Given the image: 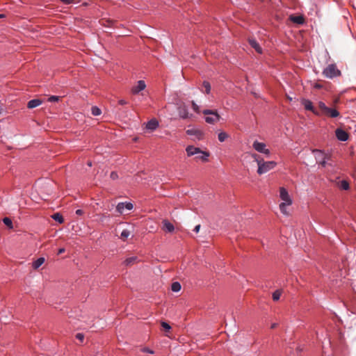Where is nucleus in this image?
I'll return each instance as SVG.
<instances>
[{
    "label": "nucleus",
    "instance_id": "nucleus-1",
    "mask_svg": "<svg viewBox=\"0 0 356 356\" xmlns=\"http://www.w3.org/2000/svg\"><path fill=\"white\" fill-rule=\"evenodd\" d=\"M252 156L254 159V161L258 165L257 173L259 175L268 172L269 170L273 169L276 165V163L275 161H264V159L257 154H253Z\"/></svg>",
    "mask_w": 356,
    "mask_h": 356
},
{
    "label": "nucleus",
    "instance_id": "nucleus-2",
    "mask_svg": "<svg viewBox=\"0 0 356 356\" xmlns=\"http://www.w3.org/2000/svg\"><path fill=\"white\" fill-rule=\"evenodd\" d=\"M323 75L329 79H332L341 75V72L334 64H330L323 72Z\"/></svg>",
    "mask_w": 356,
    "mask_h": 356
},
{
    "label": "nucleus",
    "instance_id": "nucleus-3",
    "mask_svg": "<svg viewBox=\"0 0 356 356\" xmlns=\"http://www.w3.org/2000/svg\"><path fill=\"white\" fill-rule=\"evenodd\" d=\"M202 113L206 115H211L205 118V121L209 124H215L220 119V116L218 115L216 110L205 109L202 111Z\"/></svg>",
    "mask_w": 356,
    "mask_h": 356
},
{
    "label": "nucleus",
    "instance_id": "nucleus-4",
    "mask_svg": "<svg viewBox=\"0 0 356 356\" xmlns=\"http://www.w3.org/2000/svg\"><path fill=\"white\" fill-rule=\"evenodd\" d=\"M253 148L259 153H263L267 156L270 154V150L266 148V145L264 143L255 140L252 144Z\"/></svg>",
    "mask_w": 356,
    "mask_h": 356
},
{
    "label": "nucleus",
    "instance_id": "nucleus-5",
    "mask_svg": "<svg viewBox=\"0 0 356 356\" xmlns=\"http://www.w3.org/2000/svg\"><path fill=\"white\" fill-rule=\"evenodd\" d=\"M177 111H178L179 116L181 119H187V118H191L193 116L192 114H190L188 113V108L186 106V104H184V103L181 104L177 107Z\"/></svg>",
    "mask_w": 356,
    "mask_h": 356
},
{
    "label": "nucleus",
    "instance_id": "nucleus-6",
    "mask_svg": "<svg viewBox=\"0 0 356 356\" xmlns=\"http://www.w3.org/2000/svg\"><path fill=\"white\" fill-rule=\"evenodd\" d=\"M280 198L284 201L283 203H286L288 205H291L292 204V200H291L287 191L284 188H280Z\"/></svg>",
    "mask_w": 356,
    "mask_h": 356
},
{
    "label": "nucleus",
    "instance_id": "nucleus-7",
    "mask_svg": "<svg viewBox=\"0 0 356 356\" xmlns=\"http://www.w3.org/2000/svg\"><path fill=\"white\" fill-rule=\"evenodd\" d=\"M336 137L340 141H346L348 139V134L341 129H337L335 131Z\"/></svg>",
    "mask_w": 356,
    "mask_h": 356
},
{
    "label": "nucleus",
    "instance_id": "nucleus-8",
    "mask_svg": "<svg viewBox=\"0 0 356 356\" xmlns=\"http://www.w3.org/2000/svg\"><path fill=\"white\" fill-rule=\"evenodd\" d=\"M146 87V84L144 81H138L136 86H134L131 89L133 94H137L139 92L143 90Z\"/></svg>",
    "mask_w": 356,
    "mask_h": 356
},
{
    "label": "nucleus",
    "instance_id": "nucleus-9",
    "mask_svg": "<svg viewBox=\"0 0 356 356\" xmlns=\"http://www.w3.org/2000/svg\"><path fill=\"white\" fill-rule=\"evenodd\" d=\"M188 156H191L193 155L199 154L200 153H202V151L198 148L195 147L193 145H189L186 149Z\"/></svg>",
    "mask_w": 356,
    "mask_h": 356
},
{
    "label": "nucleus",
    "instance_id": "nucleus-10",
    "mask_svg": "<svg viewBox=\"0 0 356 356\" xmlns=\"http://www.w3.org/2000/svg\"><path fill=\"white\" fill-rule=\"evenodd\" d=\"M302 104L306 110L313 112L315 115H319V113L314 109L312 102L309 99H302Z\"/></svg>",
    "mask_w": 356,
    "mask_h": 356
},
{
    "label": "nucleus",
    "instance_id": "nucleus-11",
    "mask_svg": "<svg viewBox=\"0 0 356 356\" xmlns=\"http://www.w3.org/2000/svg\"><path fill=\"white\" fill-rule=\"evenodd\" d=\"M186 134L189 136H195L198 140L202 139L203 136L202 131L197 129H188L186 130Z\"/></svg>",
    "mask_w": 356,
    "mask_h": 356
},
{
    "label": "nucleus",
    "instance_id": "nucleus-12",
    "mask_svg": "<svg viewBox=\"0 0 356 356\" xmlns=\"http://www.w3.org/2000/svg\"><path fill=\"white\" fill-rule=\"evenodd\" d=\"M248 42H249L250 45L252 48H254L257 53H259V54L262 53V49L260 47V45L259 44V43L256 41V40H254L253 38H250L248 40Z\"/></svg>",
    "mask_w": 356,
    "mask_h": 356
},
{
    "label": "nucleus",
    "instance_id": "nucleus-13",
    "mask_svg": "<svg viewBox=\"0 0 356 356\" xmlns=\"http://www.w3.org/2000/svg\"><path fill=\"white\" fill-rule=\"evenodd\" d=\"M159 126V122L156 119H152L149 120L146 125L147 129L154 131Z\"/></svg>",
    "mask_w": 356,
    "mask_h": 356
},
{
    "label": "nucleus",
    "instance_id": "nucleus-14",
    "mask_svg": "<svg viewBox=\"0 0 356 356\" xmlns=\"http://www.w3.org/2000/svg\"><path fill=\"white\" fill-rule=\"evenodd\" d=\"M290 20L297 24H302L305 22V19L302 16H295V15H290L289 17Z\"/></svg>",
    "mask_w": 356,
    "mask_h": 356
},
{
    "label": "nucleus",
    "instance_id": "nucleus-15",
    "mask_svg": "<svg viewBox=\"0 0 356 356\" xmlns=\"http://www.w3.org/2000/svg\"><path fill=\"white\" fill-rule=\"evenodd\" d=\"M42 104V101L38 99H35L30 100L27 104V107L29 108H34Z\"/></svg>",
    "mask_w": 356,
    "mask_h": 356
},
{
    "label": "nucleus",
    "instance_id": "nucleus-16",
    "mask_svg": "<svg viewBox=\"0 0 356 356\" xmlns=\"http://www.w3.org/2000/svg\"><path fill=\"white\" fill-rule=\"evenodd\" d=\"M163 229L168 232H172L175 229L174 225L170 223L169 221L164 220L163 221Z\"/></svg>",
    "mask_w": 356,
    "mask_h": 356
},
{
    "label": "nucleus",
    "instance_id": "nucleus-17",
    "mask_svg": "<svg viewBox=\"0 0 356 356\" xmlns=\"http://www.w3.org/2000/svg\"><path fill=\"white\" fill-rule=\"evenodd\" d=\"M313 152L315 154V158L318 163V161H321L323 157H325L327 155H325L324 153L318 149H314Z\"/></svg>",
    "mask_w": 356,
    "mask_h": 356
},
{
    "label": "nucleus",
    "instance_id": "nucleus-18",
    "mask_svg": "<svg viewBox=\"0 0 356 356\" xmlns=\"http://www.w3.org/2000/svg\"><path fill=\"white\" fill-rule=\"evenodd\" d=\"M209 156V152H203L202 151V153H200L196 157H195V159H199V160H201L202 161H208V157Z\"/></svg>",
    "mask_w": 356,
    "mask_h": 356
},
{
    "label": "nucleus",
    "instance_id": "nucleus-19",
    "mask_svg": "<svg viewBox=\"0 0 356 356\" xmlns=\"http://www.w3.org/2000/svg\"><path fill=\"white\" fill-rule=\"evenodd\" d=\"M325 114L328 115L331 118H337L339 116V112L336 109L328 108V110L325 112Z\"/></svg>",
    "mask_w": 356,
    "mask_h": 356
},
{
    "label": "nucleus",
    "instance_id": "nucleus-20",
    "mask_svg": "<svg viewBox=\"0 0 356 356\" xmlns=\"http://www.w3.org/2000/svg\"><path fill=\"white\" fill-rule=\"evenodd\" d=\"M44 257H40L37 260H35L33 263V268L34 269H38L40 266H41L44 263Z\"/></svg>",
    "mask_w": 356,
    "mask_h": 356
},
{
    "label": "nucleus",
    "instance_id": "nucleus-21",
    "mask_svg": "<svg viewBox=\"0 0 356 356\" xmlns=\"http://www.w3.org/2000/svg\"><path fill=\"white\" fill-rule=\"evenodd\" d=\"M181 284L178 282H173L171 286V289L174 292H178L181 290Z\"/></svg>",
    "mask_w": 356,
    "mask_h": 356
},
{
    "label": "nucleus",
    "instance_id": "nucleus-22",
    "mask_svg": "<svg viewBox=\"0 0 356 356\" xmlns=\"http://www.w3.org/2000/svg\"><path fill=\"white\" fill-rule=\"evenodd\" d=\"M137 260V257H129L127 258L125 261H124V264L126 266H131L133 264H134L136 262V261Z\"/></svg>",
    "mask_w": 356,
    "mask_h": 356
},
{
    "label": "nucleus",
    "instance_id": "nucleus-23",
    "mask_svg": "<svg viewBox=\"0 0 356 356\" xmlns=\"http://www.w3.org/2000/svg\"><path fill=\"white\" fill-rule=\"evenodd\" d=\"M52 218L56 221L58 222L59 223H63L64 221L63 216L58 213H54L52 216Z\"/></svg>",
    "mask_w": 356,
    "mask_h": 356
},
{
    "label": "nucleus",
    "instance_id": "nucleus-24",
    "mask_svg": "<svg viewBox=\"0 0 356 356\" xmlns=\"http://www.w3.org/2000/svg\"><path fill=\"white\" fill-rule=\"evenodd\" d=\"M289 205H288L286 203H281L280 204V209L281 211V212L284 214V215H289V212L286 211V207H289Z\"/></svg>",
    "mask_w": 356,
    "mask_h": 356
},
{
    "label": "nucleus",
    "instance_id": "nucleus-25",
    "mask_svg": "<svg viewBox=\"0 0 356 356\" xmlns=\"http://www.w3.org/2000/svg\"><path fill=\"white\" fill-rule=\"evenodd\" d=\"M229 137V135L225 132H220L218 134V140L220 142H224L227 138Z\"/></svg>",
    "mask_w": 356,
    "mask_h": 356
},
{
    "label": "nucleus",
    "instance_id": "nucleus-26",
    "mask_svg": "<svg viewBox=\"0 0 356 356\" xmlns=\"http://www.w3.org/2000/svg\"><path fill=\"white\" fill-rule=\"evenodd\" d=\"M282 295V290H276L273 293V300L274 301H277L280 296Z\"/></svg>",
    "mask_w": 356,
    "mask_h": 356
},
{
    "label": "nucleus",
    "instance_id": "nucleus-27",
    "mask_svg": "<svg viewBox=\"0 0 356 356\" xmlns=\"http://www.w3.org/2000/svg\"><path fill=\"white\" fill-rule=\"evenodd\" d=\"M125 209L124 202H120L116 207V210L118 213H122Z\"/></svg>",
    "mask_w": 356,
    "mask_h": 356
},
{
    "label": "nucleus",
    "instance_id": "nucleus-28",
    "mask_svg": "<svg viewBox=\"0 0 356 356\" xmlns=\"http://www.w3.org/2000/svg\"><path fill=\"white\" fill-rule=\"evenodd\" d=\"M92 114L95 116L99 115L102 113L101 110L97 106H92L91 108Z\"/></svg>",
    "mask_w": 356,
    "mask_h": 356
},
{
    "label": "nucleus",
    "instance_id": "nucleus-29",
    "mask_svg": "<svg viewBox=\"0 0 356 356\" xmlns=\"http://www.w3.org/2000/svg\"><path fill=\"white\" fill-rule=\"evenodd\" d=\"M161 325L165 332H168L171 330V326L166 322L162 321Z\"/></svg>",
    "mask_w": 356,
    "mask_h": 356
},
{
    "label": "nucleus",
    "instance_id": "nucleus-30",
    "mask_svg": "<svg viewBox=\"0 0 356 356\" xmlns=\"http://www.w3.org/2000/svg\"><path fill=\"white\" fill-rule=\"evenodd\" d=\"M202 86H203V87L204 88V89H205V91H204V92H205L207 94H209V93L210 92V91H211V85H210V83H209L208 81H204L203 82V83H202Z\"/></svg>",
    "mask_w": 356,
    "mask_h": 356
},
{
    "label": "nucleus",
    "instance_id": "nucleus-31",
    "mask_svg": "<svg viewBox=\"0 0 356 356\" xmlns=\"http://www.w3.org/2000/svg\"><path fill=\"white\" fill-rule=\"evenodd\" d=\"M129 235H130V232L127 229H124L121 233L120 237L122 239L125 240L126 238H127L129 237Z\"/></svg>",
    "mask_w": 356,
    "mask_h": 356
},
{
    "label": "nucleus",
    "instance_id": "nucleus-32",
    "mask_svg": "<svg viewBox=\"0 0 356 356\" xmlns=\"http://www.w3.org/2000/svg\"><path fill=\"white\" fill-rule=\"evenodd\" d=\"M3 222L6 226L9 227L10 228L13 227L12 220L9 218H4L3 219Z\"/></svg>",
    "mask_w": 356,
    "mask_h": 356
},
{
    "label": "nucleus",
    "instance_id": "nucleus-33",
    "mask_svg": "<svg viewBox=\"0 0 356 356\" xmlns=\"http://www.w3.org/2000/svg\"><path fill=\"white\" fill-rule=\"evenodd\" d=\"M318 107L321 110H322L325 113L328 110V108L323 102H319Z\"/></svg>",
    "mask_w": 356,
    "mask_h": 356
},
{
    "label": "nucleus",
    "instance_id": "nucleus-34",
    "mask_svg": "<svg viewBox=\"0 0 356 356\" xmlns=\"http://www.w3.org/2000/svg\"><path fill=\"white\" fill-rule=\"evenodd\" d=\"M191 105H192V108L195 112H196L197 113H199L200 112L199 106L194 101L191 102Z\"/></svg>",
    "mask_w": 356,
    "mask_h": 356
},
{
    "label": "nucleus",
    "instance_id": "nucleus-35",
    "mask_svg": "<svg viewBox=\"0 0 356 356\" xmlns=\"http://www.w3.org/2000/svg\"><path fill=\"white\" fill-rule=\"evenodd\" d=\"M326 159H330V156L327 155L325 157H323L321 161H318V163L321 164L323 167H325L327 164Z\"/></svg>",
    "mask_w": 356,
    "mask_h": 356
},
{
    "label": "nucleus",
    "instance_id": "nucleus-36",
    "mask_svg": "<svg viewBox=\"0 0 356 356\" xmlns=\"http://www.w3.org/2000/svg\"><path fill=\"white\" fill-rule=\"evenodd\" d=\"M341 188L343 190H348L349 188V184L346 181L341 182Z\"/></svg>",
    "mask_w": 356,
    "mask_h": 356
},
{
    "label": "nucleus",
    "instance_id": "nucleus-37",
    "mask_svg": "<svg viewBox=\"0 0 356 356\" xmlns=\"http://www.w3.org/2000/svg\"><path fill=\"white\" fill-rule=\"evenodd\" d=\"M60 99L59 96H51L48 98V101L50 102H58Z\"/></svg>",
    "mask_w": 356,
    "mask_h": 356
},
{
    "label": "nucleus",
    "instance_id": "nucleus-38",
    "mask_svg": "<svg viewBox=\"0 0 356 356\" xmlns=\"http://www.w3.org/2000/svg\"><path fill=\"white\" fill-rule=\"evenodd\" d=\"M125 209L130 211L133 209L134 206L131 202H124Z\"/></svg>",
    "mask_w": 356,
    "mask_h": 356
},
{
    "label": "nucleus",
    "instance_id": "nucleus-39",
    "mask_svg": "<svg viewBox=\"0 0 356 356\" xmlns=\"http://www.w3.org/2000/svg\"><path fill=\"white\" fill-rule=\"evenodd\" d=\"M76 338L79 339L81 342H83L84 339V335L82 333H77L76 334Z\"/></svg>",
    "mask_w": 356,
    "mask_h": 356
},
{
    "label": "nucleus",
    "instance_id": "nucleus-40",
    "mask_svg": "<svg viewBox=\"0 0 356 356\" xmlns=\"http://www.w3.org/2000/svg\"><path fill=\"white\" fill-rule=\"evenodd\" d=\"M60 1L65 4L74 3L76 2V0H60Z\"/></svg>",
    "mask_w": 356,
    "mask_h": 356
},
{
    "label": "nucleus",
    "instance_id": "nucleus-41",
    "mask_svg": "<svg viewBox=\"0 0 356 356\" xmlns=\"http://www.w3.org/2000/svg\"><path fill=\"white\" fill-rule=\"evenodd\" d=\"M143 352L144 353H150V354H153L154 353V351L150 350L149 348H143L142 350Z\"/></svg>",
    "mask_w": 356,
    "mask_h": 356
},
{
    "label": "nucleus",
    "instance_id": "nucleus-42",
    "mask_svg": "<svg viewBox=\"0 0 356 356\" xmlns=\"http://www.w3.org/2000/svg\"><path fill=\"white\" fill-rule=\"evenodd\" d=\"M118 174L115 172H112L111 173V178L113 179H115L118 178Z\"/></svg>",
    "mask_w": 356,
    "mask_h": 356
},
{
    "label": "nucleus",
    "instance_id": "nucleus-43",
    "mask_svg": "<svg viewBox=\"0 0 356 356\" xmlns=\"http://www.w3.org/2000/svg\"><path fill=\"white\" fill-rule=\"evenodd\" d=\"M84 213L82 209H77L76 211V214L79 215V216H81Z\"/></svg>",
    "mask_w": 356,
    "mask_h": 356
},
{
    "label": "nucleus",
    "instance_id": "nucleus-44",
    "mask_svg": "<svg viewBox=\"0 0 356 356\" xmlns=\"http://www.w3.org/2000/svg\"><path fill=\"white\" fill-rule=\"evenodd\" d=\"M200 229V225H197L195 227L193 231L195 232L196 233L199 232Z\"/></svg>",
    "mask_w": 356,
    "mask_h": 356
},
{
    "label": "nucleus",
    "instance_id": "nucleus-45",
    "mask_svg": "<svg viewBox=\"0 0 356 356\" xmlns=\"http://www.w3.org/2000/svg\"><path fill=\"white\" fill-rule=\"evenodd\" d=\"M127 104V102L126 101L123 100V99H121V100L119 101V104H120V105H124V104Z\"/></svg>",
    "mask_w": 356,
    "mask_h": 356
},
{
    "label": "nucleus",
    "instance_id": "nucleus-46",
    "mask_svg": "<svg viewBox=\"0 0 356 356\" xmlns=\"http://www.w3.org/2000/svg\"><path fill=\"white\" fill-rule=\"evenodd\" d=\"M65 248H60V249L58 250V254H62V253L65 252Z\"/></svg>",
    "mask_w": 356,
    "mask_h": 356
},
{
    "label": "nucleus",
    "instance_id": "nucleus-47",
    "mask_svg": "<svg viewBox=\"0 0 356 356\" xmlns=\"http://www.w3.org/2000/svg\"><path fill=\"white\" fill-rule=\"evenodd\" d=\"M277 323H273V324L271 325L270 327H271L272 329H274V328L277 327Z\"/></svg>",
    "mask_w": 356,
    "mask_h": 356
},
{
    "label": "nucleus",
    "instance_id": "nucleus-48",
    "mask_svg": "<svg viewBox=\"0 0 356 356\" xmlns=\"http://www.w3.org/2000/svg\"><path fill=\"white\" fill-rule=\"evenodd\" d=\"M315 88H321V85H319V84H316V85H315Z\"/></svg>",
    "mask_w": 356,
    "mask_h": 356
},
{
    "label": "nucleus",
    "instance_id": "nucleus-49",
    "mask_svg": "<svg viewBox=\"0 0 356 356\" xmlns=\"http://www.w3.org/2000/svg\"><path fill=\"white\" fill-rule=\"evenodd\" d=\"M2 111H3V109H2V108L0 106V114L1 113Z\"/></svg>",
    "mask_w": 356,
    "mask_h": 356
},
{
    "label": "nucleus",
    "instance_id": "nucleus-50",
    "mask_svg": "<svg viewBox=\"0 0 356 356\" xmlns=\"http://www.w3.org/2000/svg\"><path fill=\"white\" fill-rule=\"evenodd\" d=\"M88 165L91 166V163L90 162H88Z\"/></svg>",
    "mask_w": 356,
    "mask_h": 356
},
{
    "label": "nucleus",
    "instance_id": "nucleus-51",
    "mask_svg": "<svg viewBox=\"0 0 356 356\" xmlns=\"http://www.w3.org/2000/svg\"><path fill=\"white\" fill-rule=\"evenodd\" d=\"M1 17V15H0V17Z\"/></svg>",
    "mask_w": 356,
    "mask_h": 356
}]
</instances>
